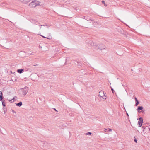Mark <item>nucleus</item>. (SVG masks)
<instances>
[{"instance_id": "nucleus-11", "label": "nucleus", "mask_w": 150, "mask_h": 150, "mask_svg": "<svg viewBox=\"0 0 150 150\" xmlns=\"http://www.w3.org/2000/svg\"><path fill=\"white\" fill-rule=\"evenodd\" d=\"M142 128L143 129V132H145L146 131V128L144 126H142Z\"/></svg>"}, {"instance_id": "nucleus-3", "label": "nucleus", "mask_w": 150, "mask_h": 150, "mask_svg": "<svg viewBox=\"0 0 150 150\" xmlns=\"http://www.w3.org/2000/svg\"><path fill=\"white\" fill-rule=\"evenodd\" d=\"M39 5V2L36 0H33L29 4L30 7H35Z\"/></svg>"}, {"instance_id": "nucleus-25", "label": "nucleus", "mask_w": 150, "mask_h": 150, "mask_svg": "<svg viewBox=\"0 0 150 150\" xmlns=\"http://www.w3.org/2000/svg\"><path fill=\"white\" fill-rule=\"evenodd\" d=\"M37 65H38V64H36V65H34V66H37Z\"/></svg>"}, {"instance_id": "nucleus-27", "label": "nucleus", "mask_w": 150, "mask_h": 150, "mask_svg": "<svg viewBox=\"0 0 150 150\" xmlns=\"http://www.w3.org/2000/svg\"><path fill=\"white\" fill-rule=\"evenodd\" d=\"M148 129H149V130L150 131V128H148Z\"/></svg>"}, {"instance_id": "nucleus-8", "label": "nucleus", "mask_w": 150, "mask_h": 150, "mask_svg": "<svg viewBox=\"0 0 150 150\" xmlns=\"http://www.w3.org/2000/svg\"><path fill=\"white\" fill-rule=\"evenodd\" d=\"M23 71H24V69H18L17 70V72L20 74H21Z\"/></svg>"}, {"instance_id": "nucleus-15", "label": "nucleus", "mask_w": 150, "mask_h": 150, "mask_svg": "<svg viewBox=\"0 0 150 150\" xmlns=\"http://www.w3.org/2000/svg\"><path fill=\"white\" fill-rule=\"evenodd\" d=\"M102 3L104 4V6H107V4L105 3V1L103 0L102 1Z\"/></svg>"}, {"instance_id": "nucleus-22", "label": "nucleus", "mask_w": 150, "mask_h": 150, "mask_svg": "<svg viewBox=\"0 0 150 150\" xmlns=\"http://www.w3.org/2000/svg\"><path fill=\"white\" fill-rule=\"evenodd\" d=\"M41 36L42 37L44 38H47L48 39H50V38H47V37H45V36H42V35H41Z\"/></svg>"}, {"instance_id": "nucleus-14", "label": "nucleus", "mask_w": 150, "mask_h": 150, "mask_svg": "<svg viewBox=\"0 0 150 150\" xmlns=\"http://www.w3.org/2000/svg\"><path fill=\"white\" fill-rule=\"evenodd\" d=\"M14 98H13V99H12L11 100H9V101L10 102H11V103H13V102H14Z\"/></svg>"}, {"instance_id": "nucleus-4", "label": "nucleus", "mask_w": 150, "mask_h": 150, "mask_svg": "<svg viewBox=\"0 0 150 150\" xmlns=\"http://www.w3.org/2000/svg\"><path fill=\"white\" fill-rule=\"evenodd\" d=\"M99 96L102 97L103 100H105L106 99V96L105 95L104 91H101L99 92Z\"/></svg>"}, {"instance_id": "nucleus-1", "label": "nucleus", "mask_w": 150, "mask_h": 150, "mask_svg": "<svg viewBox=\"0 0 150 150\" xmlns=\"http://www.w3.org/2000/svg\"><path fill=\"white\" fill-rule=\"evenodd\" d=\"M28 89L25 87L20 89L19 91V94L21 96H24L27 93Z\"/></svg>"}, {"instance_id": "nucleus-21", "label": "nucleus", "mask_w": 150, "mask_h": 150, "mask_svg": "<svg viewBox=\"0 0 150 150\" xmlns=\"http://www.w3.org/2000/svg\"><path fill=\"white\" fill-rule=\"evenodd\" d=\"M111 89L112 90V91L113 93H114V90L111 87Z\"/></svg>"}, {"instance_id": "nucleus-20", "label": "nucleus", "mask_w": 150, "mask_h": 150, "mask_svg": "<svg viewBox=\"0 0 150 150\" xmlns=\"http://www.w3.org/2000/svg\"><path fill=\"white\" fill-rule=\"evenodd\" d=\"M2 105L4 106H6V105L5 103H4V102L3 101L2 102Z\"/></svg>"}, {"instance_id": "nucleus-23", "label": "nucleus", "mask_w": 150, "mask_h": 150, "mask_svg": "<svg viewBox=\"0 0 150 150\" xmlns=\"http://www.w3.org/2000/svg\"><path fill=\"white\" fill-rule=\"evenodd\" d=\"M135 99L136 102H137V101H138V100H137V98H135Z\"/></svg>"}, {"instance_id": "nucleus-13", "label": "nucleus", "mask_w": 150, "mask_h": 150, "mask_svg": "<svg viewBox=\"0 0 150 150\" xmlns=\"http://www.w3.org/2000/svg\"><path fill=\"white\" fill-rule=\"evenodd\" d=\"M140 110H141V106H138L137 109V110L139 112H140Z\"/></svg>"}, {"instance_id": "nucleus-28", "label": "nucleus", "mask_w": 150, "mask_h": 150, "mask_svg": "<svg viewBox=\"0 0 150 150\" xmlns=\"http://www.w3.org/2000/svg\"><path fill=\"white\" fill-rule=\"evenodd\" d=\"M54 110L56 111H57L55 109H54Z\"/></svg>"}, {"instance_id": "nucleus-5", "label": "nucleus", "mask_w": 150, "mask_h": 150, "mask_svg": "<svg viewBox=\"0 0 150 150\" xmlns=\"http://www.w3.org/2000/svg\"><path fill=\"white\" fill-rule=\"evenodd\" d=\"M98 46V48L101 50L105 49V46L103 44H99Z\"/></svg>"}, {"instance_id": "nucleus-18", "label": "nucleus", "mask_w": 150, "mask_h": 150, "mask_svg": "<svg viewBox=\"0 0 150 150\" xmlns=\"http://www.w3.org/2000/svg\"><path fill=\"white\" fill-rule=\"evenodd\" d=\"M91 134H92L90 132H88L86 133V135H91Z\"/></svg>"}, {"instance_id": "nucleus-26", "label": "nucleus", "mask_w": 150, "mask_h": 150, "mask_svg": "<svg viewBox=\"0 0 150 150\" xmlns=\"http://www.w3.org/2000/svg\"><path fill=\"white\" fill-rule=\"evenodd\" d=\"M12 112H14V110H12Z\"/></svg>"}, {"instance_id": "nucleus-7", "label": "nucleus", "mask_w": 150, "mask_h": 150, "mask_svg": "<svg viewBox=\"0 0 150 150\" xmlns=\"http://www.w3.org/2000/svg\"><path fill=\"white\" fill-rule=\"evenodd\" d=\"M3 99V94L2 92L0 91V101L2 100Z\"/></svg>"}, {"instance_id": "nucleus-12", "label": "nucleus", "mask_w": 150, "mask_h": 150, "mask_svg": "<svg viewBox=\"0 0 150 150\" xmlns=\"http://www.w3.org/2000/svg\"><path fill=\"white\" fill-rule=\"evenodd\" d=\"M139 120L138 121L139 125V127H141V117H140L139 118Z\"/></svg>"}, {"instance_id": "nucleus-24", "label": "nucleus", "mask_w": 150, "mask_h": 150, "mask_svg": "<svg viewBox=\"0 0 150 150\" xmlns=\"http://www.w3.org/2000/svg\"><path fill=\"white\" fill-rule=\"evenodd\" d=\"M127 116H129L128 114L127 113Z\"/></svg>"}, {"instance_id": "nucleus-6", "label": "nucleus", "mask_w": 150, "mask_h": 150, "mask_svg": "<svg viewBox=\"0 0 150 150\" xmlns=\"http://www.w3.org/2000/svg\"><path fill=\"white\" fill-rule=\"evenodd\" d=\"M104 131L105 132H111L112 129L110 128H108V129L104 128Z\"/></svg>"}, {"instance_id": "nucleus-10", "label": "nucleus", "mask_w": 150, "mask_h": 150, "mask_svg": "<svg viewBox=\"0 0 150 150\" xmlns=\"http://www.w3.org/2000/svg\"><path fill=\"white\" fill-rule=\"evenodd\" d=\"M145 110L144 109L143 107L141 106V113L144 114Z\"/></svg>"}, {"instance_id": "nucleus-16", "label": "nucleus", "mask_w": 150, "mask_h": 150, "mask_svg": "<svg viewBox=\"0 0 150 150\" xmlns=\"http://www.w3.org/2000/svg\"><path fill=\"white\" fill-rule=\"evenodd\" d=\"M134 141L136 143H137V137H136V136H134Z\"/></svg>"}, {"instance_id": "nucleus-9", "label": "nucleus", "mask_w": 150, "mask_h": 150, "mask_svg": "<svg viewBox=\"0 0 150 150\" xmlns=\"http://www.w3.org/2000/svg\"><path fill=\"white\" fill-rule=\"evenodd\" d=\"M22 102H20L16 104V105L17 106L20 107L22 105Z\"/></svg>"}, {"instance_id": "nucleus-19", "label": "nucleus", "mask_w": 150, "mask_h": 150, "mask_svg": "<svg viewBox=\"0 0 150 150\" xmlns=\"http://www.w3.org/2000/svg\"><path fill=\"white\" fill-rule=\"evenodd\" d=\"M143 123V119L142 117H141V126L142 125V123Z\"/></svg>"}, {"instance_id": "nucleus-2", "label": "nucleus", "mask_w": 150, "mask_h": 150, "mask_svg": "<svg viewBox=\"0 0 150 150\" xmlns=\"http://www.w3.org/2000/svg\"><path fill=\"white\" fill-rule=\"evenodd\" d=\"M29 21L30 22H31L32 23L34 24L35 25H38L39 26H40L41 27L40 28V30L41 28V27L42 26H47V25H40V23L38 22V21H37L36 20L33 18H31L29 20Z\"/></svg>"}, {"instance_id": "nucleus-29", "label": "nucleus", "mask_w": 150, "mask_h": 150, "mask_svg": "<svg viewBox=\"0 0 150 150\" xmlns=\"http://www.w3.org/2000/svg\"><path fill=\"white\" fill-rule=\"evenodd\" d=\"M35 28H36V27H35Z\"/></svg>"}, {"instance_id": "nucleus-17", "label": "nucleus", "mask_w": 150, "mask_h": 150, "mask_svg": "<svg viewBox=\"0 0 150 150\" xmlns=\"http://www.w3.org/2000/svg\"><path fill=\"white\" fill-rule=\"evenodd\" d=\"M139 103V101H137V102H136L135 106H137L138 104Z\"/></svg>"}]
</instances>
